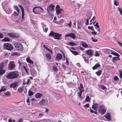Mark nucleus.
Masks as SVG:
<instances>
[{
  "label": "nucleus",
  "instance_id": "1",
  "mask_svg": "<svg viewBox=\"0 0 122 122\" xmlns=\"http://www.w3.org/2000/svg\"><path fill=\"white\" fill-rule=\"evenodd\" d=\"M19 75V73L17 71H11L6 75V77L9 79H13L17 78Z\"/></svg>",
  "mask_w": 122,
  "mask_h": 122
},
{
  "label": "nucleus",
  "instance_id": "2",
  "mask_svg": "<svg viewBox=\"0 0 122 122\" xmlns=\"http://www.w3.org/2000/svg\"><path fill=\"white\" fill-rule=\"evenodd\" d=\"M49 35L53 36L54 39L58 40L61 39V35H60L58 33L54 32L53 31H51L50 32L49 34Z\"/></svg>",
  "mask_w": 122,
  "mask_h": 122
},
{
  "label": "nucleus",
  "instance_id": "3",
  "mask_svg": "<svg viewBox=\"0 0 122 122\" xmlns=\"http://www.w3.org/2000/svg\"><path fill=\"white\" fill-rule=\"evenodd\" d=\"M33 12L36 14H38L40 12H42L43 10V9L40 7H34L33 9Z\"/></svg>",
  "mask_w": 122,
  "mask_h": 122
},
{
  "label": "nucleus",
  "instance_id": "4",
  "mask_svg": "<svg viewBox=\"0 0 122 122\" xmlns=\"http://www.w3.org/2000/svg\"><path fill=\"white\" fill-rule=\"evenodd\" d=\"M15 48L17 50L20 51H22L23 49V48L21 43L16 42L15 45Z\"/></svg>",
  "mask_w": 122,
  "mask_h": 122
},
{
  "label": "nucleus",
  "instance_id": "5",
  "mask_svg": "<svg viewBox=\"0 0 122 122\" xmlns=\"http://www.w3.org/2000/svg\"><path fill=\"white\" fill-rule=\"evenodd\" d=\"M107 110L106 107L103 105L99 107L98 111L102 115H103L106 112Z\"/></svg>",
  "mask_w": 122,
  "mask_h": 122
},
{
  "label": "nucleus",
  "instance_id": "6",
  "mask_svg": "<svg viewBox=\"0 0 122 122\" xmlns=\"http://www.w3.org/2000/svg\"><path fill=\"white\" fill-rule=\"evenodd\" d=\"M15 63L14 61H11L9 62L8 64V69L10 70H12L15 68Z\"/></svg>",
  "mask_w": 122,
  "mask_h": 122
},
{
  "label": "nucleus",
  "instance_id": "7",
  "mask_svg": "<svg viewBox=\"0 0 122 122\" xmlns=\"http://www.w3.org/2000/svg\"><path fill=\"white\" fill-rule=\"evenodd\" d=\"M79 92L78 93V95L80 98H81V96L82 93L84 91V88L82 85L81 84H80L79 86L78 87Z\"/></svg>",
  "mask_w": 122,
  "mask_h": 122
},
{
  "label": "nucleus",
  "instance_id": "8",
  "mask_svg": "<svg viewBox=\"0 0 122 122\" xmlns=\"http://www.w3.org/2000/svg\"><path fill=\"white\" fill-rule=\"evenodd\" d=\"M4 48L6 50H11L13 49L12 45L9 43H6L5 44L3 45Z\"/></svg>",
  "mask_w": 122,
  "mask_h": 122
},
{
  "label": "nucleus",
  "instance_id": "9",
  "mask_svg": "<svg viewBox=\"0 0 122 122\" xmlns=\"http://www.w3.org/2000/svg\"><path fill=\"white\" fill-rule=\"evenodd\" d=\"M48 103L47 100L45 99H42L39 102V104L41 105H46Z\"/></svg>",
  "mask_w": 122,
  "mask_h": 122
},
{
  "label": "nucleus",
  "instance_id": "10",
  "mask_svg": "<svg viewBox=\"0 0 122 122\" xmlns=\"http://www.w3.org/2000/svg\"><path fill=\"white\" fill-rule=\"evenodd\" d=\"M86 53L87 55L90 57L92 56L93 55V51L92 50L89 49L86 50Z\"/></svg>",
  "mask_w": 122,
  "mask_h": 122
},
{
  "label": "nucleus",
  "instance_id": "11",
  "mask_svg": "<svg viewBox=\"0 0 122 122\" xmlns=\"http://www.w3.org/2000/svg\"><path fill=\"white\" fill-rule=\"evenodd\" d=\"M65 37H70L73 39H75L76 37V35L73 33H71L69 34H66L64 36Z\"/></svg>",
  "mask_w": 122,
  "mask_h": 122
},
{
  "label": "nucleus",
  "instance_id": "12",
  "mask_svg": "<svg viewBox=\"0 0 122 122\" xmlns=\"http://www.w3.org/2000/svg\"><path fill=\"white\" fill-rule=\"evenodd\" d=\"M55 6L53 5H51L47 6V11L48 12L52 11L54 9Z\"/></svg>",
  "mask_w": 122,
  "mask_h": 122
},
{
  "label": "nucleus",
  "instance_id": "13",
  "mask_svg": "<svg viewBox=\"0 0 122 122\" xmlns=\"http://www.w3.org/2000/svg\"><path fill=\"white\" fill-rule=\"evenodd\" d=\"M18 84V83L17 82H13L10 85V87L11 88H12L13 89H14L15 87H16Z\"/></svg>",
  "mask_w": 122,
  "mask_h": 122
},
{
  "label": "nucleus",
  "instance_id": "14",
  "mask_svg": "<svg viewBox=\"0 0 122 122\" xmlns=\"http://www.w3.org/2000/svg\"><path fill=\"white\" fill-rule=\"evenodd\" d=\"M62 58V56L61 53H58L56 57V61L59 60Z\"/></svg>",
  "mask_w": 122,
  "mask_h": 122
},
{
  "label": "nucleus",
  "instance_id": "15",
  "mask_svg": "<svg viewBox=\"0 0 122 122\" xmlns=\"http://www.w3.org/2000/svg\"><path fill=\"white\" fill-rule=\"evenodd\" d=\"M8 35L10 37H18V35L16 34L13 33H8Z\"/></svg>",
  "mask_w": 122,
  "mask_h": 122
},
{
  "label": "nucleus",
  "instance_id": "16",
  "mask_svg": "<svg viewBox=\"0 0 122 122\" xmlns=\"http://www.w3.org/2000/svg\"><path fill=\"white\" fill-rule=\"evenodd\" d=\"M104 117H105L107 119L109 120L111 119V114L110 113H106L104 115Z\"/></svg>",
  "mask_w": 122,
  "mask_h": 122
},
{
  "label": "nucleus",
  "instance_id": "17",
  "mask_svg": "<svg viewBox=\"0 0 122 122\" xmlns=\"http://www.w3.org/2000/svg\"><path fill=\"white\" fill-rule=\"evenodd\" d=\"M101 66L100 65L99 63H97L93 67L92 69L93 70H94L98 68Z\"/></svg>",
  "mask_w": 122,
  "mask_h": 122
},
{
  "label": "nucleus",
  "instance_id": "18",
  "mask_svg": "<svg viewBox=\"0 0 122 122\" xmlns=\"http://www.w3.org/2000/svg\"><path fill=\"white\" fill-rule=\"evenodd\" d=\"M98 104L97 103L93 105H92V108L96 110H97L98 109Z\"/></svg>",
  "mask_w": 122,
  "mask_h": 122
},
{
  "label": "nucleus",
  "instance_id": "19",
  "mask_svg": "<svg viewBox=\"0 0 122 122\" xmlns=\"http://www.w3.org/2000/svg\"><path fill=\"white\" fill-rule=\"evenodd\" d=\"M43 96V94L40 93H36L35 95V97L36 98H40Z\"/></svg>",
  "mask_w": 122,
  "mask_h": 122
},
{
  "label": "nucleus",
  "instance_id": "20",
  "mask_svg": "<svg viewBox=\"0 0 122 122\" xmlns=\"http://www.w3.org/2000/svg\"><path fill=\"white\" fill-rule=\"evenodd\" d=\"M27 62L29 63L32 64H33V62L30 59V57L28 56L26 59Z\"/></svg>",
  "mask_w": 122,
  "mask_h": 122
},
{
  "label": "nucleus",
  "instance_id": "21",
  "mask_svg": "<svg viewBox=\"0 0 122 122\" xmlns=\"http://www.w3.org/2000/svg\"><path fill=\"white\" fill-rule=\"evenodd\" d=\"M81 44L82 46L85 48H88V45L86 42H84L83 41L81 42Z\"/></svg>",
  "mask_w": 122,
  "mask_h": 122
},
{
  "label": "nucleus",
  "instance_id": "22",
  "mask_svg": "<svg viewBox=\"0 0 122 122\" xmlns=\"http://www.w3.org/2000/svg\"><path fill=\"white\" fill-rule=\"evenodd\" d=\"M66 44L68 45L72 46L75 45L76 43L72 42H67Z\"/></svg>",
  "mask_w": 122,
  "mask_h": 122
},
{
  "label": "nucleus",
  "instance_id": "23",
  "mask_svg": "<svg viewBox=\"0 0 122 122\" xmlns=\"http://www.w3.org/2000/svg\"><path fill=\"white\" fill-rule=\"evenodd\" d=\"M56 10L57 14L60 13H62L61 11H62V10L61 9H56Z\"/></svg>",
  "mask_w": 122,
  "mask_h": 122
},
{
  "label": "nucleus",
  "instance_id": "24",
  "mask_svg": "<svg viewBox=\"0 0 122 122\" xmlns=\"http://www.w3.org/2000/svg\"><path fill=\"white\" fill-rule=\"evenodd\" d=\"M5 12L7 14H10L11 13V10L9 8H8L5 10Z\"/></svg>",
  "mask_w": 122,
  "mask_h": 122
},
{
  "label": "nucleus",
  "instance_id": "25",
  "mask_svg": "<svg viewBox=\"0 0 122 122\" xmlns=\"http://www.w3.org/2000/svg\"><path fill=\"white\" fill-rule=\"evenodd\" d=\"M46 57L48 60H50L51 58V56L50 54L48 53H47L46 55Z\"/></svg>",
  "mask_w": 122,
  "mask_h": 122
},
{
  "label": "nucleus",
  "instance_id": "26",
  "mask_svg": "<svg viewBox=\"0 0 122 122\" xmlns=\"http://www.w3.org/2000/svg\"><path fill=\"white\" fill-rule=\"evenodd\" d=\"M120 60V58L117 57H114L112 58V61L113 62L115 60Z\"/></svg>",
  "mask_w": 122,
  "mask_h": 122
},
{
  "label": "nucleus",
  "instance_id": "27",
  "mask_svg": "<svg viewBox=\"0 0 122 122\" xmlns=\"http://www.w3.org/2000/svg\"><path fill=\"white\" fill-rule=\"evenodd\" d=\"M10 41V39L8 37H5L4 39L2 40V41Z\"/></svg>",
  "mask_w": 122,
  "mask_h": 122
},
{
  "label": "nucleus",
  "instance_id": "28",
  "mask_svg": "<svg viewBox=\"0 0 122 122\" xmlns=\"http://www.w3.org/2000/svg\"><path fill=\"white\" fill-rule=\"evenodd\" d=\"M6 89L4 86H2L1 87L0 89V93L2 91H5Z\"/></svg>",
  "mask_w": 122,
  "mask_h": 122
},
{
  "label": "nucleus",
  "instance_id": "29",
  "mask_svg": "<svg viewBox=\"0 0 122 122\" xmlns=\"http://www.w3.org/2000/svg\"><path fill=\"white\" fill-rule=\"evenodd\" d=\"M85 101L86 102H90V98L89 96L87 95L86 96V97L85 99Z\"/></svg>",
  "mask_w": 122,
  "mask_h": 122
},
{
  "label": "nucleus",
  "instance_id": "30",
  "mask_svg": "<svg viewBox=\"0 0 122 122\" xmlns=\"http://www.w3.org/2000/svg\"><path fill=\"white\" fill-rule=\"evenodd\" d=\"M24 88V86H22L21 87H19L18 89V91L20 93L22 91Z\"/></svg>",
  "mask_w": 122,
  "mask_h": 122
},
{
  "label": "nucleus",
  "instance_id": "31",
  "mask_svg": "<svg viewBox=\"0 0 122 122\" xmlns=\"http://www.w3.org/2000/svg\"><path fill=\"white\" fill-rule=\"evenodd\" d=\"M28 95L29 96H31L33 95L34 92L30 90H29L28 91Z\"/></svg>",
  "mask_w": 122,
  "mask_h": 122
},
{
  "label": "nucleus",
  "instance_id": "32",
  "mask_svg": "<svg viewBox=\"0 0 122 122\" xmlns=\"http://www.w3.org/2000/svg\"><path fill=\"white\" fill-rule=\"evenodd\" d=\"M5 71L4 70H1L0 69V75L4 74L5 72Z\"/></svg>",
  "mask_w": 122,
  "mask_h": 122
},
{
  "label": "nucleus",
  "instance_id": "33",
  "mask_svg": "<svg viewBox=\"0 0 122 122\" xmlns=\"http://www.w3.org/2000/svg\"><path fill=\"white\" fill-rule=\"evenodd\" d=\"M110 54H111L114 56H116L118 57H119L120 56V55L118 54L115 52H112Z\"/></svg>",
  "mask_w": 122,
  "mask_h": 122
},
{
  "label": "nucleus",
  "instance_id": "34",
  "mask_svg": "<svg viewBox=\"0 0 122 122\" xmlns=\"http://www.w3.org/2000/svg\"><path fill=\"white\" fill-rule=\"evenodd\" d=\"M102 71L101 70H99L96 72V74L98 76H100L102 73Z\"/></svg>",
  "mask_w": 122,
  "mask_h": 122
},
{
  "label": "nucleus",
  "instance_id": "35",
  "mask_svg": "<svg viewBox=\"0 0 122 122\" xmlns=\"http://www.w3.org/2000/svg\"><path fill=\"white\" fill-rule=\"evenodd\" d=\"M70 51L71 52H72L74 55H77L78 54V53L77 52L75 51H72L71 50H70Z\"/></svg>",
  "mask_w": 122,
  "mask_h": 122
},
{
  "label": "nucleus",
  "instance_id": "36",
  "mask_svg": "<svg viewBox=\"0 0 122 122\" xmlns=\"http://www.w3.org/2000/svg\"><path fill=\"white\" fill-rule=\"evenodd\" d=\"M117 9L118 11L119 12L120 14L122 16V9L119 7H118Z\"/></svg>",
  "mask_w": 122,
  "mask_h": 122
},
{
  "label": "nucleus",
  "instance_id": "37",
  "mask_svg": "<svg viewBox=\"0 0 122 122\" xmlns=\"http://www.w3.org/2000/svg\"><path fill=\"white\" fill-rule=\"evenodd\" d=\"M113 79L115 81H118L119 80L118 77L116 76H114Z\"/></svg>",
  "mask_w": 122,
  "mask_h": 122
},
{
  "label": "nucleus",
  "instance_id": "38",
  "mask_svg": "<svg viewBox=\"0 0 122 122\" xmlns=\"http://www.w3.org/2000/svg\"><path fill=\"white\" fill-rule=\"evenodd\" d=\"M63 20L62 19H61L57 21V24H60L62 23L63 22Z\"/></svg>",
  "mask_w": 122,
  "mask_h": 122
},
{
  "label": "nucleus",
  "instance_id": "39",
  "mask_svg": "<svg viewBox=\"0 0 122 122\" xmlns=\"http://www.w3.org/2000/svg\"><path fill=\"white\" fill-rule=\"evenodd\" d=\"M94 56H99V54L98 53V51H96Z\"/></svg>",
  "mask_w": 122,
  "mask_h": 122
},
{
  "label": "nucleus",
  "instance_id": "40",
  "mask_svg": "<svg viewBox=\"0 0 122 122\" xmlns=\"http://www.w3.org/2000/svg\"><path fill=\"white\" fill-rule=\"evenodd\" d=\"M114 5L116 6L118 5V3L117 0H116L114 1Z\"/></svg>",
  "mask_w": 122,
  "mask_h": 122
},
{
  "label": "nucleus",
  "instance_id": "41",
  "mask_svg": "<svg viewBox=\"0 0 122 122\" xmlns=\"http://www.w3.org/2000/svg\"><path fill=\"white\" fill-rule=\"evenodd\" d=\"M14 8L17 11L19 12V8L16 5H14Z\"/></svg>",
  "mask_w": 122,
  "mask_h": 122
},
{
  "label": "nucleus",
  "instance_id": "42",
  "mask_svg": "<svg viewBox=\"0 0 122 122\" xmlns=\"http://www.w3.org/2000/svg\"><path fill=\"white\" fill-rule=\"evenodd\" d=\"M95 27V28L97 30V31H98L99 33L100 32V29L99 28V26H96ZM99 34V33H98L97 34Z\"/></svg>",
  "mask_w": 122,
  "mask_h": 122
},
{
  "label": "nucleus",
  "instance_id": "43",
  "mask_svg": "<svg viewBox=\"0 0 122 122\" xmlns=\"http://www.w3.org/2000/svg\"><path fill=\"white\" fill-rule=\"evenodd\" d=\"M19 13V12L15 11L14 12L13 14L15 16H16L18 15V14Z\"/></svg>",
  "mask_w": 122,
  "mask_h": 122
},
{
  "label": "nucleus",
  "instance_id": "44",
  "mask_svg": "<svg viewBox=\"0 0 122 122\" xmlns=\"http://www.w3.org/2000/svg\"><path fill=\"white\" fill-rule=\"evenodd\" d=\"M57 15L58 17L59 18H61V17H62L63 15L62 13H61L58 14H57Z\"/></svg>",
  "mask_w": 122,
  "mask_h": 122
},
{
  "label": "nucleus",
  "instance_id": "45",
  "mask_svg": "<svg viewBox=\"0 0 122 122\" xmlns=\"http://www.w3.org/2000/svg\"><path fill=\"white\" fill-rule=\"evenodd\" d=\"M8 62V60H5L3 61L2 63H3L4 65H6Z\"/></svg>",
  "mask_w": 122,
  "mask_h": 122
},
{
  "label": "nucleus",
  "instance_id": "46",
  "mask_svg": "<svg viewBox=\"0 0 122 122\" xmlns=\"http://www.w3.org/2000/svg\"><path fill=\"white\" fill-rule=\"evenodd\" d=\"M83 54L81 56L84 59V61L85 62H87L88 61V59L86 58L85 56H83Z\"/></svg>",
  "mask_w": 122,
  "mask_h": 122
},
{
  "label": "nucleus",
  "instance_id": "47",
  "mask_svg": "<svg viewBox=\"0 0 122 122\" xmlns=\"http://www.w3.org/2000/svg\"><path fill=\"white\" fill-rule=\"evenodd\" d=\"M4 65L2 62H1L0 64V69H1L3 68Z\"/></svg>",
  "mask_w": 122,
  "mask_h": 122
},
{
  "label": "nucleus",
  "instance_id": "48",
  "mask_svg": "<svg viewBox=\"0 0 122 122\" xmlns=\"http://www.w3.org/2000/svg\"><path fill=\"white\" fill-rule=\"evenodd\" d=\"M4 94L5 95L7 96H9L10 94V92L8 91L6 92L5 93H4Z\"/></svg>",
  "mask_w": 122,
  "mask_h": 122
},
{
  "label": "nucleus",
  "instance_id": "49",
  "mask_svg": "<svg viewBox=\"0 0 122 122\" xmlns=\"http://www.w3.org/2000/svg\"><path fill=\"white\" fill-rule=\"evenodd\" d=\"M43 31L45 32H46L48 30V28L45 27L44 28H43Z\"/></svg>",
  "mask_w": 122,
  "mask_h": 122
},
{
  "label": "nucleus",
  "instance_id": "50",
  "mask_svg": "<svg viewBox=\"0 0 122 122\" xmlns=\"http://www.w3.org/2000/svg\"><path fill=\"white\" fill-rule=\"evenodd\" d=\"M78 23V25H77L78 29H79L80 30V29H81V24H79Z\"/></svg>",
  "mask_w": 122,
  "mask_h": 122
},
{
  "label": "nucleus",
  "instance_id": "51",
  "mask_svg": "<svg viewBox=\"0 0 122 122\" xmlns=\"http://www.w3.org/2000/svg\"><path fill=\"white\" fill-rule=\"evenodd\" d=\"M24 15L25 14L24 11H22V17L23 19H24Z\"/></svg>",
  "mask_w": 122,
  "mask_h": 122
},
{
  "label": "nucleus",
  "instance_id": "52",
  "mask_svg": "<svg viewBox=\"0 0 122 122\" xmlns=\"http://www.w3.org/2000/svg\"><path fill=\"white\" fill-rule=\"evenodd\" d=\"M52 69L54 71H56L57 70L58 68L56 67L55 66H53L52 67Z\"/></svg>",
  "mask_w": 122,
  "mask_h": 122
},
{
  "label": "nucleus",
  "instance_id": "53",
  "mask_svg": "<svg viewBox=\"0 0 122 122\" xmlns=\"http://www.w3.org/2000/svg\"><path fill=\"white\" fill-rule=\"evenodd\" d=\"M91 38L92 39V40L94 42H97V40L94 39L92 37Z\"/></svg>",
  "mask_w": 122,
  "mask_h": 122
},
{
  "label": "nucleus",
  "instance_id": "54",
  "mask_svg": "<svg viewBox=\"0 0 122 122\" xmlns=\"http://www.w3.org/2000/svg\"><path fill=\"white\" fill-rule=\"evenodd\" d=\"M95 22V21H94L93 23V25H94V26H99L98 25V23L97 22H96V24H94V23Z\"/></svg>",
  "mask_w": 122,
  "mask_h": 122
},
{
  "label": "nucleus",
  "instance_id": "55",
  "mask_svg": "<svg viewBox=\"0 0 122 122\" xmlns=\"http://www.w3.org/2000/svg\"><path fill=\"white\" fill-rule=\"evenodd\" d=\"M41 24L42 28H44L45 27H46V25L44 24L43 23H41Z\"/></svg>",
  "mask_w": 122,
  "mask_h": 122
},
{
  "label": "nucleus",
  "instance_id": "56",
  "mask_svg": "<svg viewBox=\"0 0 122 122\" xmlns=\"http://www.w3.org/2000/svg\"><path fill=\"white\" fill-rule=\"evenodd\" d=\"M23 67L25 70V72H26L27 73H28V71L27 69L26 68V67L24 66H23Z\"/></svg>",
  "mask_w": 122,
  "mask_h": 122
},
{
  "label": "nucleus",
  "instance_id": "57",
  "mask_svg": "<svg viewBox=\"0 0 122 122\" xmlns=\"http://www.w3.org/2000/svg\"><path fill=\"white\" fill-rule=\"evenodd\" d=\"M18 6L21 9L22 11H24L23 8L22 6L20 5H18Z\"/></svg>",
  "mask_w": 122,
  "mask_h": 122
},
{
  "label": "nucleus",
  "instance_id": "58",
  "mask_svg": "<svg viewBox=\"0 0 122 122\" xmlns=\"http://www.w3.org/2000/svg\"><path fill=\"white\" fill-rule=\"evenodd\" d=\"M84 107H89V104H86L85 105H84Z\"/></svg>",
  "mask_w": 122,
  "mask_h": 122
},
{
  "label": "nucleus",
  "instance_id": "59",
  "mask_svg": "<svg viewBox=\"0 0 122 122\" xmlns=\"http://www.w3.org/2000/svg\"><path fill=\"white\" fill-rule=\"evenodd\" d=\"M94 35H96V34H97V32H96L95 31H92L91 32Z\"/></svg>",
  "mask_w": 122,
  "mask_h": 122
},
{
  "label": "nucleus",
  "instance_id": "60",
  "mask_svg": "<svg viewBox=\"0 0 122 122\" xmlns=\"http://www.w3.org/2000/svg\"><path fill=\"white\" fill-rule=\"evenodd\" d=\"M71 22H70L69 23H67V25L69 26V27H70L71 26Z\"/></svg>",
  "mask_w": 122,
  "mask_h": 122
},
{
  "label": "nucleus",
  "instance_id": "61",
  "mask_svg": "<svg viewBox=\"0 0 122 122\" xmlns=\"http://www.w3.org/2000/svg\"><path fill=\"white\" fill-rule=\"evenodd\" d=\"M3 35L2 34H0V38H3Z\"/></svg>",
  "mask_w": 122,
  "mask_h": 122
},
{
  "label": "nucleus",
  "instance_id": "62",
  "mask_svg": "<svg viewBox=\"0 0 122 122\" xmlns=\"http://www.w3.org/2000/svg\"><path fill=\"white\" fill-rule=\"evenodd\" d=\"M119 76L121 78H122V72L121 71L120 72Z\"/></svg>",
  "mask_w": 122,
  "mask_h": 122
},
{
  "label": "nucleus",
  "instance_id": "63",
  "mask_svg": "<svg viewBox=\"0 0 122 122\" xmlns=\"http://www.w3.org/2000/svg\"><path fill=\"white\" fill-rule=\"evenodd\" d=\"M39 117H41L43 116V114H42V113H40L39 114Z\"/></svg>",
  "mask_w": 122,
  "mask_h": 122
},
{
  "label": "nucleus",
  "instance_id": "64",
  "mask_svg": "<svg viewBox=\"0 0 122 122\" xmlns=\"http://www.w3.org/2000/svg\"><path fill=\"white\" fill-rule=\"evenodd\" d=\"M23 119H22L21 118H20L19 119L18 122H23Z\"/></svg>",
  "mask_w": 122,
  "mask_h": 122
}]
</instances>
